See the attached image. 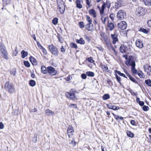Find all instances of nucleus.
<instances>
[{"instance_id": "obj_49", "label": "nucleus", "mask_w": 151, "mask_h": 151, "mask_svg": "<svg viewBox=\"0 0 151 151\" xmlns=\"http://www.w3.org/2000/svg\"><path fill=\"white\" fill-rule=\"evenodd\" d=\"M75 98H76L75 94L71 93L70 97V99L72 100H73Z\"/></svg>"}, {"instance_id": "obj_21", "label": "nucleus", "mask_w": 151, "mask_h": 151, "mask_svg": "<svg viewBox=\"0 0 151 151\" xmlns=\"http://www.w3.org/2000/svg\"><path fill=\"white\" fill-rule=\"evenodd\" d=\"M115 73L116 74L117 73L120 76L123 77H124L125 78H127V77L126 76L125 74L123 73H121V72L120 71H119L117 70H115Z\"/></svg>"}, {"instance_id": "obj_57", "label": "nucleus", "mask_w": 151, "mask_h": 151, "mask_svg": "<svg viewBox=\"0 0 151 151\" xmlns=\"http://www.w3.org/2000/svg\"><path fill=\"white\" fill-rule=\"evenodd\" d=\"M70 144L72 145L73 146H75L76 145V143L74 140H71Z\"/></svg>"}, {"instance_id": "obj_27", "label": "nucleus", "mask_w": 151, "mask_h": 151, "mask_svg": "<svg viewBox=\"0 0 151 151\" xmlns=\"http://www.w3.org/2000/svg\"><path fill=\"white\" fill-rule=\"evenodd\" d=\"M139 31L146 34H147L149 32L148 30L142 27H140L139 29Z\"/></svg>"}, {"instance_id": "obj_44", "label": "nucleus", "mask_w": 151, "mask_h": 151, "mask_svg": "<svg viewBox=\"0 0 151 151\" xmlns=\"http://www.w3.org/2000/svg\"><path fill=\"white\" fill-rule=\"evenodd\" d=\"M138 76L140 78H143L145 77L143 73L141 71H140L139 72H138L137 73Z\"/></svg>"}, {"instance_id": "obj_13", "label": "nucleus", "mask_w": 151, "mask_h": 151, "mask_svg": "<svg viewBox=\"0 0 151 151\" xmlns=\"http://www.w3.org/2000/svg\"><path fill=\"white\" fill-rule=\"evenodd\" d=\"M145 71L147 73H150L151 72V67L150 66L147 65L144 66Z\"/></svg>"}, {"instance_id": "obj_7", "label": "nucleus", "mask_w": 151, "mask_h": 151, "mask_svg": "<svg viewBox=\"0 0 151 151\" xmlns=\"http://www.w3.org/2000/svg\"><path fill=\"white\" fill-rule=\"evenodd\" d=\"M74 132L73 128L72 126H69L67 129V133L69 137L70 138V135H72L73 133Z\"/></svg>"}, {"instance_id": "obj_28", "label": "nucleus", "mask_w": 151, "mask_h": 151, "mask_svg": "<svg viewBox=\"0 0 151 151\" xmlns=\"http://www.w3.org/2000/svg\"><path fill=\"white\" fill-rule=\"evenodd\" d=\"M127 134L128 137L131 138H133L134 136V134L132 133V132L129 130L127 131Z\"/></svg>"}, {"instance_id": "obj_23", "label": "nucleus", "mask_w": 151, "mask_h": 151, "mask_svg": "<svg viewBox=\"0 0 151 151\" xmlns=\"http://www.w3.org/2000/svg\"><path fill=\"white\" fill-rule=\"evenodd\" d=\"M29 59L30 61L33 64V63H35V64L37 65V62L36 59L34 58L33 57L31 56L29 58Z\"/></svg>"}, {"instance_id": "obj_31", "label": "nucleus", "mask_w": 151, "mask_h": 151, "mask_svg": "<svg viewBox=\"0 0 151 151\" xmlns=\"http://www.w3.org/2000/svg\"><path fill=\"white\" fill-rule=\"evenodd\" d=\"M145 83L147 86L151 87V80L150 79H148L145 80Z\"/></svg>"}, {"instance_id": "obj_56", "label": "nucleus", "mask_w": 151, "mask_h": 151, "mask_svg": "<svg viewBox=\"0 0 151 151\" xmlns=\"http://www.w3.org/2000/svg\"><path fill=\"white\" fill-rule=\"evenodd\" d=\"M115 16V14H114L112 13L110 15L109 17L111 19V20L113 21L114 20Z\"/></svg>"}, {"instance_id": "obj_26", "label": "nucleus", "mask_w": 151, "mask_h": 151, "mask_svg": "<svg viewBox=\"0 0 151 151\" xmlns=\"http://www.w3.org/2000/svg\"><path fill=\"white\" fill-rule=\"evenodd\" d=\"M108 26L109 27V30L110 31H112L114 27V24L112 22L108 23Z\"/></svg>"}, {"instance_id": "obj_5", "label": "nucleus", "mask_w": 151, "mask_h": 151, "mask_svg": "<svg viewBox=\"0 0 151 151\" xmlns=\"http://www.w3.org/2000/svg\"><path fill=\"white\" fill-rule=\"evenodd\" d=\"M127 24L125 21H122L118 23L117 24V27L118 28L120 29L121 30H124L127 27Z\"/></svg>"}, {"instance_id": "obj_45", "label": "nucleus", "mask_w": 151, "mask_h": 151, "mask_svg": "<svg viewBox=\"0 0 151 151\" xmlns=\"http://www.w3.org/2000/svg\"><path fill=\"white\" fill-rule=\"evenodd\" d=\"M86 20L88 23L90 24L92 23V19H91L90 17L88 15H86Z\"/></svg>"}, {"instance_id": "obj_35", "label": "nucleus", "mask_w": 151, "mask_h": 151, "mask_svg": "<svg viewBox=\"0 0 151 151\" xmlns=\"http://www.w3.org/2000/svg\"><path fill=\"white\" fill-rule=\"evenodd\" d=\"M101 68L103 69H104V70L107 72H109V71L108 70V68L106 65L102 64V65H101Z\"/></svg>"}, {"instance_id": "obj_10", "label": "nucleus", "mask_w": 151, "mask_h": 151, "mask_svg": "<svg viewBox=\"0 0 151 151\" xmlns=\"http://www.w3.org/2000/svg\"><path fill=\"white\" fill-rule=\"evenodd\" d=\"M106 106L109 109H112L114 110H116L119 109V107L114 105L111 103L106 104Z\"/></svg>"}, {"instance_id": "obj_53", "label": "nucleus", "mask_w": 151, "mask_h": 151, "mask_svg": "<svg viewBox=\"0 0 151 151\" xmlns=\"http://www.w3.org/2000/svg\"><path fill=\"white\" fill-rule=\"evenodd\" d=\"M121 3L120 2L118 1L115 3V6L117 8H118L121 6Z\"/></svg>"}, {"instance_id": "obj_48", "label": "nucleus", "mask_w": 151, "mask_h": 151, "mask_svg": "<svg viewBox=\"0 0 151 151\" xmlns=\"http://www.w3.org/2000/svg\"><path fill=\"white\" fill-rule=\"evenodd\" d=\"M106 6L107 7L108 9H109L111 6V3L110 2V1H108L107 0H106Z\"/></svg>"}, {"instance_id": "obj_37", "label": "nucleus", "mask_w": 151, "mask_h": 151, "mask_svg": "<svg viewBox=\"0 0 151 151\" xmlns=\"http://www.w3.org/2000/svg\"><path fill=\"white\" fill-rule=\"evenodd\" d=\"M58 19L57 18L55 17L53 18L52 21V22L54 25H56L58 23Z\"/></svg>"}, {"instance_id": "obj_60", "label": "nucleus", "mask_w": 151, "mask_h": 151, "mask_svg": "<svg viewBox=\"0 0 151 151\" xmlns=\"http://www.w3.org/2000/svg\"><path fill=\"white\" fill-rule=\"evenodd\" d=\"M71 93L67 92L65 93V95L66 97L68 98H70Z\"/></svg>"}, {"instance_id": "obj_52", "label": "nucleus", "mask_w": 151, "mask_h": 151, "mask_svg": "<svg viewBox=\"0 0 151 151\" xmlns=\"http://www.w3.org/2000/svg\"><path fill=\"white\" fill-rule=\"evenodd\" d=\"M87 60L88 62L91 63H93L94 62V60H93V58L91 57L88 58H87Z\"/></svg>"}, {"instance_id": "obj_17", "label": "nucleus", "mask_w": 151, "mask_h": 151, "mask_svg": "<svg viewBox=\"0 0 151 151\" xmlns=\"http://www.w3.org/2000/svg\"><path fill=\"white\" fill-rule=\"evenodd\" d=\"M76 41L77 43L81 45H84L85 43V40L82 38H80L79 39H77Z\"/></svg>"}, {"instance_id": "obj_51", "label": "nucleus", "mask_w": 151, "mask_h": 151, "mask_svg": "<svg viewBox=\"0 0 151 151\" xmlns=\"http://www.w3.org/2000/svg\"><path fill=\"white\" fill-rule=\"evenodd\" d=\"M87 75H86V74H85L84 73H83L81 75V77L83 79H85L87 78Z\"/></svg>"}, {"instance_id": "obj_64", "label": "nucleus", "mask_w": 151, "mask_h": 151, "mask_svg": "<svg viewBox=\"0 0 151 151\" xmlns=\"http://www.w3.org/2000/svg\"><path fill=\"white\" fill-rule=\"evenodd\" d=\"M147 24L149 27H151V20H149L147 22Z\"/></svg>"}, {"instance_id": "obj_38", "label": "nucleus", "mask_w": 151, "mask_h": 151, "mask_svg": "<svg viewBox=\"0 0 151 151\" xmlns=\"http://www.w3.org/2000/svg\"><path fill=\"white\" fill-rule=\"evenodd\" d=\"M16 73L17 71L15 68L12 69L10 71V74L13 76H15Z\"/></svg>"}, {"instance_id": "obj_16", "label": "nucleus", "mask_w": 151, "mask_h": 151, "mask_svg": "<svg viewBox=\"0 0 151 151\" xmlns=\"http://www.w3.org/2000/svg\"><path fill=\"white\" fill-rule=\"evenodd\" d=\"M1 53L2 54V55L3 58L6 60H8L9 59L8 53L6 50L1 52Z\"/></svg>"}, {"instance_id": "obj_47", "label": "nucleus", "mask_w": 151, "mask_h": 151, "mask_svg": "<svg viewBox=\"0 0 151 151\" xmlns=\"http://www.w3.org/2000/svg\"><path fill=\"white\" fill-rule=\"evenodd\" d=\"M79 26L80 28H82L84 27V23L83 22L81 21L79 22Z\"/></svg>"}, {"instance_id": "obj_30", "label": "nucleus", "mask_w": 151, "mask_h": 151, "mask_svg": "<svg viewBox=\"0 0 151 151\" xmlns=\"http://www.w3.org/2000/svg\"><path fill=\"white\" fill-rule=\"evenodd\" d=\"M29 84L31 86L33 87L35 85L36 82L34 80H31L29 81Z\"/></svg>"}, {"instance_id": "obj_11", "label": "nucleus", "mask_w": 151, "mask_h": 151, "mask_svg": "<svg viewBox=\"0 0 151 151\" xmlns=\"http://www.w3.org/2000/svg\"><path fill=\"white\" fill-rule=\"evenodd\" d=\"M111 37L113 40V44H115L116 42L118 41L117 34L116 33H114L113 34H111Z\"/></svg>"}, {"instance_id": "obj_25", "label": "nucleus", "mask_w": 151, "mask_h": 151, "mask_svg": "<svg viewBox=\"0 0 151 151\" xmlns=\"http://www.w3.org/2000/svg\"><path fill=\"white\" fill-rule=\"evenodd\" d=\"M143 2L146 6H151V0H143Z\"/></svg>"}, {"instance_id": "obj_8", "label": "nucleus", "mask_w": 151, "mask_h": 151, "mask_svg": "<svg viewBox=\"0 0 151 151\" xmlns=\"http://www.w3.org/2000/svg\"><path fill=\"white\" fill-rule=\"evenodd\" d=\"M135 44L137 47L139 48H142L143 47L142 42L140 39H137L135 42Z\"/></svg>"}, {"instance_id": "obj_63", "label": "nucleus", "mask_w": 151, "mask_h": 151, "mask_svg": "<svg viewBox=\"0 0 151 151\" xmlns=\"http://www.w3.org/2000/svg\"><path fill=\"white\" fill-rule=\"evenodd\" d=\"M138 104L141 106H143L144 105V102L143 101H140Z\"/></svg>"}, {"instance_id": "obj_15", "label": "nucleus", "mask_w": 151, "mask_h": 151, "mask_svg": "<svg viewBox=\"0 0 151 151\" xmlns=\"http://www.w3.org/2000/svg\"><path fill=\"white\" fill-rule=\"evenodd\" d=\"M45 114L47 116H50L51 115H54L55 114L53 112L50 110L47 109H46L45 111Z\"/></svg>"}, {"instance_id": "obj_43", "label": "nucleus", "mask_w": 151, "mask_h": 151, "mask_svg": "<svg viewBox=\"0 0 151 151\" xmlns=\"http://www.w3.org/2000/svg\"><path fill=\"white\" fill-rule=\"evenodd\" d=\"M142 109L144 111H147L149 109V107L146 105H144L142 107Z\"/></svg>"}, {"instance_id": "obj_3", "label": "nucleus", "mask_w": 151, "mask_h": 151, "mask_svg": "<svg viewBox=\"0 0 151 151\" xmlns=\"http://www.w3.org/2000/svg\"><path fill=\"white\" fill-rule=\"evenodd\" d=\"M135 12L137 16L140 17L144 15L146 13V11L144 8L139 7L137 8Z\"/></svg>"}, {"instance_id": "obj_19", "label": "nucleus", "mask_w": 151, "mask_h": 151, "mask_svg": "<svg viewBox=\"0 0 151 151\" xmlns=\"http://www.w3.org/2000/svg\"><path fill=\"white\" fill-rule=\"evenodd\" d=\"M28 52H27L25 51L24 50H23L21 52V54L22 55V58H24L28 55Z\"/></svg>"}, {"instance_id": "obj_54", "label": "nucleus", "mask_w": 151, "mask_h": 151, "mask_svg": "<svg viewBox=\"0 0 151 151\" xmlns=\"http://www.w3.org/2000/svg\"><path fill=\"white\" fill-rule=\"evenodd\" d=\"M107 82L110 86H111L113 85V83L109 79H108L107 81Z\"/></svg>"}, {"instance_id": "obj_20", "label": "nucleus", "mask_w": 151, "mask_h": 151, "mask_svg": "<svg viewBox=\"0 0 151 151\" xmlns=\"http://www.w3.org/2000/svg\"><path fill=\"white\" fill-rule=\"evenodd\" d=\"M127 47L126 46H124V45H123V46H121L119 49L120 52L122 53H125L126 51L125 50Z\"/></svg>"}, {"instance_id": "obj_1", "label": "nucleus", "mask_w": 151, "mask_h": 151, "mask_svg": "<svg viewBox=\"0 0 151 151\" xmlns=\"http://www.w3.org/2000/svg\"><path fill=\"white\" fill-rule=\"evenodd\" d=\"M4 88L10 93H13L15 92V89L13 84L9 81H7L5 83Z\"/></svg>"}, {"instance_id": "obj_14", "label": "nucleus", "mask_w": 151, "mask_h": 151, "mask_svg": "<svg viewBox=\"0 0 151 151\" xmlns=\"http://www.w3.org/2000/svg\"><path fill=\"white\" fill-rule=\"evenodd\" d=\"M41 72L44 74L47 73V67L46 68L45 66L42 65L41 68Z\"/></svg>"}, {"instance_id": "obj_46", "label": "nucleus", "mask_w": 151, "mask_h": 151, "mask_svg": "<svg viewBox=\"0 0 151 151\" xmlns=\"http://www.w3.org/2000/svg\"><path fill=\"white\" fill-rule=\"evenodd\" d=\"M58 9H59V11L60 12V13L61 14H63L64 12V10H63V9L61 7H63V6H58Z\"/></svg>"}, {"instance_id": "obj_58", "label": "nucleus", "mask_w": 151, "mask_h": 151, "mask_svg": "<svg viewBox=\"0 0 151 151\" xmlns=\"http://www.w3.org/2000/svg\"><path fill=\"white\" fill-rule=\"evenodd\" d=\"M69 106L70 108H76L77 107L76 105L74 104H71L69 105Z\"/></svg>"}, {"instance_id": "obj_12", "label": "nucleus", "mask_w": 151, "mask_h": 151, "mask_svg": "<svg viewBox=\"0 0 151 151\" xmlns=\"http://www.w3.org/2000/svg\"><path fill=\"white\" fill-rule=\"evenodd\" d=\"M93 26V24L92 23L90 24V23H88L85 25V27L86 29L88 31L92 32L93 30L92 28Z\"/></svg>"}, {"instance_id": "obj_39", "label": "nucleus", "mask_w": 151, "mask_h": 151, "mask_svg": "<svg viewBox=\"0 0 151 151\" xmlns=\"http://www.w3.org/2000/svg\"><path fill=\"white\" fill-rule=\"evenodd\" d=\"M131 70L133 74H137V70L135 69V67L131 68Z\"/></svg>"}, {"instance_id": "obj_55", "label": "nucleus", "mask_w": 151, "mask_h": 151, "mask_svg": "<svg viewBox=\"0 0 151 151\" xmlns=\"http://www.w3.org/2000/svg\"><path fill=\"white\" fill-rule=\"evenodd\" d=\"M128 91H129V92L131 93V94L132 96H134V95L135 94V93L133 92L132 90V89H131L130 88H129L128 90Z\"/></svg>"}, {"instance_id": "obj_40", "label": "nucleus", "mask_w": 151, "mask_h": 151, "mask_svg": "<svg viewBox=\"0 0 151 151\" xmlns=\"http://www.w3.org/2000/svg\"><path fill=\"white\" fill-rule=\"evenodd\" d=\"M70 46L71 48H74L76 49L78 48L76 44L73 42H72L70 43Z\"/></svg>"}, {"instance_id": "obj_9", "label": "nucleus", "mask_w": 151, "mask_h": 151, "mask_svg": "<svg viewBox=\"0 0 151 151\" xmlns=\"http://www.w3.org/2000/svg\"><path fill=\"white\" fill-rule=\"evenodd\" d=\"M125 63L127 66H131V68L135 67L136 66L135 62L134 60L126 61Z\"/></svg>"}, {"instance_id": "obj_62", "label": "nucleus", "mask_w": 151, "mask_h": 151, "mask_svg": "<svg viewBox=\"0 0 151 151\" xmlns=\"http://www.w3.org/2000/svg\"><path fill=\"white\" fill-rule=\"evenodd\" d=\"M37 46L38 47L41 49H42V48H43V46L41 45V44L39 42H38L37 43Z\"/></svg>"}, {"instance_id": "obj_50", "label": "nucleus", "mask_w": 151, "mask_h": 151, "mask_svg": "<svg viewBox=\"0 0 151 151\" xmlns=\"http://www.w3.org/2000/svg\"><path fill=\"white\" fill-rule=\"evenodd\" d=\"M76 4V6L77 8L80 9L82 7V6L81 4V3H77Z\"/></svg>"}, {"instance_id": "obj_34", "label": "nucleus", "mask_w": 151, "mask_h": 151, "mask_svg": "<svg viewBox=\"0 0 151 151\" xmlns=\"http://www.w3.org/2000/svg\"><path fill=\"white\" fill-rule=\"evenodd\" d=\"M58 6H63V2L62 0H57Z\"/></svg>"}, {"instance_id": "obj_2", "label": "nucleus", "mask_w": 151, "mask_h": 151, "mask_svg": "<svg viewBox=\"0 0 151 151\" xmlns=\"http://www.w3.org/2000/svg\"><path fill=\"white\" fill-rule=\"evenodd\" d=\"M50 51L51 53L55 56H57L58 55L59 52L57 48L53 44L48 46Z\"/></svg>"}, {"instance_id": "obj_24", "label": "nucleus", "mask_w": 151, "mask_h": 151, "mask_svg": "<svg viewBox=\"0 0 151 151\" xmlns=\"http://www.w3.org/2000/svg\"><path fill=\"white\" fill-rule=\"evenodd\" d=\"M110 98V96L108 93L104 94L102 97V99L104 100H107L109 99Z\"/></svg>"}, {"instance_id": "obj_33", "label": "nucleus", "mask_w": 151, "mask_h": 151, "mask_svg": "<svg viewBox=\"0 0 151 151\" xmlns=\"http://www.w3.org/2000/svg\"><path fill=\"white\" fill-rule=\"evenodd\" d=\"M115 76L117 81L119 83L120 85H122V83L121 82V78L119 76L116 74H115Z\"/></svg>"}, {"instance_id": "obj_4", "label": "nucleus", "mask_w": 151, "mask_h": 151, "mask_svg": "<svg viewBox=\"0 0 151 151\" xmlns=\"http://www.w3.org/2000/svg\"><path fill=\"white\" fill-rule=\"evenodd\" d=\"M48 73L50 76H55L57 73V71L55 68L51 66L47 67V73Z\"/></svg>"}, {"instance_id": "obj_22", "label": "nucleus", "mask_w": 151, "mask_h": 151, "mask_svg": "<svg viewBox=\"0 0 151 151\" xmlns=\"http://www.w3.org/2000/svg\"><path fill=\"white\" fill-rule=\"evenodd\" d=\"M6 50L4 45L1 42L0 43V51L1 52Z\"/></svg>"}, {"instance_id": "obj_18", "label": "nucleus", "mask_w": 151, "mask_h": 151, "mask_svg": "<svg viewBox=\"0 0 151 151\" xmlns=\"http://www.w3.org/2000/svg\"><path fill=\"white\" fill-rule=\"evenodd\" d=\"M89 13L90 15H93V17H96V12L93 9L89 10Z\"/></svg>"}, {"instance_id": "obj_36", "label": "nucleus", "mask_w": 151, "mask_h": 151, "mask_svg": "<svg viewBox=\"0 0 151 151\" xmlns=\"http://www.w3.org/2000/svg\"><path fill=\"white\" fill-rule=\"evenodd\" d=\"M101 35L102 38L105 42H106L108 40V37L104 33H103L102 34H101Z\"/></svg>"}, {"instance_id": "obj_6", "label": "nucleus", "mask_w": 151, "mask_h": 151, "mask_svg": "<svg viewBox=\"0 0 151 151\" xmlns=\"http://www.w3.org/2000/svg\"><path fill=\"white\" fill-rule=\"evenodd\" d=\"M117 17L118 19L122 20L124 18V11L123 10H119L117 14Z\"/></svg>"}, {"instance_id": "obj_29", "label": "nucleus", "mask_w": 151, "mask_h": 151, "mask_svg": "<svg viewBox=\"0 0 151 151\" xmlns=\"http://www.w3.org/2000/svg\"><path fill=\"white\" fill-rule=\"evenodd\" d=\"M128 77L131 81L135 83L138 84V82L132 76L130 75H129Z\"/></svg>"}, {"instance_id": "obj_41", "label": "nucleus", "mask_w": 151, "mask_h": 151, "mask_svg": "<svg viewBox=\"0 0 151 151\" xmlns=\"http://www.w3.org/2000/svg\"><path fill=\"white\" fill-rule=\"evenodd\" d=\"M37 134H35L34 137L32 138V141L34 143H35L37 142Z\"/></svg>"}, {"instance_id": "obj_32", "label": "nucleus", "mask_w": 151, "mask_h": 151, "mask_svg": "<svg viewBox=\"0 0 151 151\" xmlns=\"http://www.w3.org/2000/svg\"><path fill=\"white\" fill-rule=\"evenodd\" d=\"M87 76L91 77H93L94 76V73L91 71H88L86 72Z\"/></svg>"}, {"instance_id": "obj_59", "label": "nucleus", "mask_w": 151, "mask_h": 151, "mask_svg": "<svg viewBox=\"0 0 151 151\" xmlns=\"http://www.w3.org/2000/svg\"><path fill=\"white\" fill-rule=\"evenodd\" d=\"M130 122L132 125L133 126L136 125L135 121L134 120H131Z\"/></svg>"}, {"instance_id": "obj_42", "label": "nucleus", "mask_w": 151, "mask_h": 151, "mask_svg": "<svg viewBox=\"0 0 151 151\" xmlns=\"http://www.w3.org/2000/svg\"><path fill=\"white\" fill-rule=\"evenodd\" d=\"M24 65L27 68H29L30 67V64L28 61H24Z\"/></svg>"}, {"instance_id": "obj_61", "label": "nucleus", "mask_w": 151, "mask_h": 151, "mask_svg": "<svg viewBox=\"0 0 151 151\" xmlns=\"http://www.w3.org/2000/svg\"><path fill=\"white\" fill-rule=\"evenodd\" d=\"M133 58L132 56H129L128 58V59L127 61H132L134 60H133Z\"/></svg>"}]
</instances>
